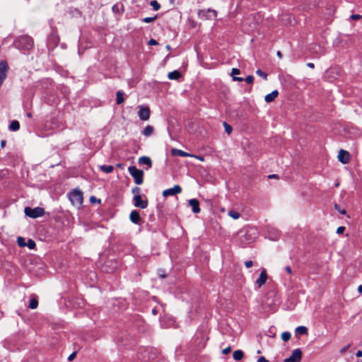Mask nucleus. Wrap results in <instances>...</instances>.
Wrapping results in <instances>:
<instances>
[{
	"mask_svg": "<svg viewBox=\"0 0 362 362\" xmlns=\"http://www.w3.org/2000/svg\"><path fill=\"white\" fill-rule=\"evenodd\" d=\"M237 235L240 245L242 247H245L247 245L255 241L258 237V230L254 226H247L240 229L238 232Z\"/></svg>",
	"mask_w": 362,
	"mask_h": 362,
	"instance_id": "nucleus-1",
	"label": "nucleus"
},
{
	"mask_svg": "<svg viewBox=\"0 0 362 362\" xmlns=\"http://www.w3.org/2000/svg\"><path fill=\"white\" fill-rule=\"evenodd\" d=\"M33 45V38L28 35L19 36L13 42L15 48L22 50H29L32 49Z\"/></svg>",
	"mask_w": 362,
	"mask_h": 362,
	"instance_id": "nucleus-2",
	"label": "nucleus"
},
{
	"mask_svg": "<svg viewBox=\"0 0 362 362\" xmlns=\"http://www.w3.org/2000/svg\"><path fill=\"white\" fill-rule=\"evenodd\" d=\"M119 263L115 259H107L101 265V271L107 274L115 272L119 268Z\"/></svg>",
	"mask_w": 362,
	"mask_h": 362,
	"instance_id": "nucleus-3",
	"label": "nucleus"
},
{
	"mask_svg": "<svg viewBox=\"0 0 362 362\" xmlns=\"http://www.w3.org/2000/svg\"><path fill=\"white\" fill-rule=\"evenodd\" d=\"M128 171L136 185H141L143 183L144 172L141 170L137 169L136 166H129Z\"/></svg>",
	"mask_w": 362,
	"mask_h": 362,
	"instance_id": "nucleus-4",
	"label": "nucleus"
},
{
	"mask_svg": "<svg viewBox=\"0 0 362 362\" xmlns=\"http://www.w3.org/2000/svg\"><path fill=\"white\" fill-rule=\"evenodd\" d=\"M24 212L27 216L32 218L41 217L45 214L44 209L40 206H37L34 209L27 206L25 208Z\"/></svg>",
	"mask_w": 362,
	"mask_h": 362,
	"instance_id": "nucleus-5",
	"label": "nucleus"
},
{
	"mask_svg": "<svg viewBox=\"0 0 362 362\" xmlns=\"http://www.w3.org/2000/svg\"><path fill=\"white\" fill-rule=\"evenodd\" d=\"M68 197L71 204H83V192L77 189L68 194Z\"/></svg>",
	"mask_w": 362,
	"mask_h": 362,
	"instance_id": "nucleus-6",
	"label": "nucleus"
},
{
	"mask_svg": "<svg viewBox=\"0 0 362 362\" xmlns=\"http://www.w3.org/2000/svg\"><path fill=\"white\" fill-rule=\"evenodd\" d=\"M198 17L204 21L211 20L216 17V11L211 8L199 10Z\"/></svg>",
	"mask_w": 362,
	"mask_h": 362,
	"instance_id": "nucleus-7",
	"label": "nucleus"
},
{
	"mask_svg": "<svg viewBox=\"0 0 362 362\" xmlns=\"http://www.w3.org/2000/svg\"><path fill=\"white\" fill-rule=\"evenodd\" d=\"M8 65L6 60L0 61V86L2 85L3 82L6 79L7 76V73L8 71Z\"/></svg>",
	"mask_w": 362,
	"mask_h": 362,
	"instance_id": "nucleus-8",
	"label": "nucleus"
},
{
	"mask_svg": "<svg viewBox=\"0 0 362 362\" xmlns=\"http://www.w3.org/2000/svg\"><path fill=\"white\" fill-rule=\"evenodd\" d=\"M139 110L138 112L139 117L141 120L146 121L150 117V109L148 107H145L143 105L139 106Z\"/></svg>",
	"mask_w": 362,
	"mask_h": 362,
	"instance_id": "nucleus-9",
	"label": "nucleus"
},
{
	"mask_svg": "<svg viewBox=\"0 0 362 362\" xmlns=\"http://www.w3.org/2000/svg\"><path fill=\"white\" fill-rule=\"evenodd\" d=\"M302 358V351L300 349H295L292 354L284 360V362H300Z\"/></svg>",
	"mask_w": 362,
	"mask_h": 362,
	"instance_id": "nucleus-10",
	"label": "nucleus"
},
{
	"mask_svg": "<svg viewBox=\"0 0 362 362\" xmlns=\"http://www.w3.org/2000/svg\"><path fill=\"white\" fill-rule=\"evenodd\" d=\"M181 191H182L181 187L178 185H176L172 188L164 190L163 192V195L164 197L173 196L178 193H180Z\"/></svg>",
	"mask_w": 362,
	"mask_h": 362,
	"instance_id": "nucleus-11",
	"label": "nucleus"
},
{
	"mask_svg": "<svg viewBox=\"0 0 362 362\" xmlns=\"http://www.w3.org/2000/svg\"><path fill=\"white\" fill-rule=\"evenodd\" d=\"M129 219L134 224L141 225V223L140 214L137 210L132 211L129 215Z\"/></svg>",
	"mask_w": 362,
	"mask_h": 362,
	"instance_id": "nucleus-12",
	"label": "nucleus"
},
{
	"mask_svg": "<svg viewBox=\"0 0 362 362\" xmlns=\"http://www.w3.org/2000/svg\"><path fill=\"white\" fill-rule=\"evenodd\" d=\"M267 280V274L266 270L264 269L261 272L259 278L256 280L255 284H257V287L259 288L266 283Z\"/></svg>",
	"mask_w": 362,
	"mask_h": 362,
	"instance_id": "nucleus-13",
	"label": "nucleus"
},
{
	"mask_svg": "<svg viewBox=\"0 0 362 362\" xmlns=\"http://www.w3.org/2000/svg\"><path fill=\"white\" fill-rule=\"evenodd\" d=\"M338 159H339V160L341 163H342L344 164H346V163H349V152L346 151H344L343 149H341L339 151Z\"/></svg>",
	"mask_w": 362,
	"mask_h": 362,
	"instance_id": "nucleus-14",
	"label": "nucleus"
},
{
	"mask_svg": "<svg viewBox=\"0 0 362 362\" xmlns=\"http://www.w3.org/2000/svg\"><path fill=\"white\" fill-rule=\"evenodd\" d=\"M138 163L139 165H146L147 170L152 167L151 159L148 156H141L139 158Z\"/></svg>",
	"mask_w": 362,
	"mask_h": 362,
	"instance_id": "nucleus-15",
	"label": "nucleus"
},
{
	"mask_svg": "<svg viewBox=\"0 0 362 362\" xmlns=\"http://www.w3.org/2000/svg\"><path fill=\"white\" fill-rule=\"evenodd\" d=\"M269 238L272 240H276L280 236V231L274 228H271L268 230Z\"/></svg>",
	"mask_w": 362,
	"mask_h": 362,
	"instance_id": "nucleus-16",
	"label": "nucleus"
},
{
	"mask_svg": "<svg viewBox=\"0 0 362 362\" xmlns=\"http://www.w3.org/2000/svg\"><path fill=\"white\" fill-rule=\"evenodd\" d=\"M171 154L173 156H180V157H189L190 156V154L185 152V151H183L182 150H180V149H177V148H172L171 149Z\"/></svg>",
	"mask_w": 362,
	"mask_h": 362,
	"instance_id": "nucleus-17",
	"label": "nucleus"
},
{
	"mask_svg": "<svg viewBox=\"0 0 362 362\" xmlns=\"http://www.w3.org/2000/svg\"><path fill=\"white\" fill-rule=\"evenodd\" d=\"M279 92L277 90H273L272 93L267 94L264 97V100L267 103H271L278 96Z\"/></svg>",
	"mask_w": 362,
	"mask_h": 362,
	"instance_id": "nucleus-18",
	"label": "nucleus"
},
{
	"mask_svg": "<svg viewBox=\"0 0 362 362\" xmlns=\"http://www.w3.org/2000/svg\"><path fill=\"white\" fill-rule=\"evenodd\" d=\"M8 129L10 131L16 132L20 129V123L17 120H13L11 122Z\"/></svg>",
	"mask_w": 362,
	"mask_h": 362,
	"instance_id": "nucleus-19",
	"label": "nucleus"
},
{
	"mask_svg": "<svg viewBox=\"0 0 362 362\" xmlns=\"http://www.w3.org/2000/svg\"><path fill=\"white\" fill-rule=\"evenodd\" d=\"M154 128L151 125H147L142 131V134L145 136H150L153 134Z\"/></svg>",
	"mask_w": 362,
	"mask_h": 362,
	"instance_id": "nucleus-20",
	"label": "nucleus"
},
{
	"mask_svg": "<svg viewBox=\"0 0 362 362\" xmlns=\"http://www.w3.org/2000/svg\"><path fill=\"white\" fill-rule=\"evenodd\" d=\"M181 77V74L180 71L175 70L173 71L169 72L168 74V78L170 80H177Z\"/></svg>",
	"mask_w": 362,
	"mask_h": 362,
	"instance_id": "nucleus-21",
	"label": "nucleus"
},
{
	"mask_svg": "<svg viewBox=\"0 0 362 362\" xmlns=\"http://www.w3.org/2000/svg\"><path fill=\"white\" fill-rule=\"evenodd\" d=\"M100 169L105 173H110L113 171L114 167L112 165H102L99 166Z\"/></svg>",
	"mask_w": 362,
	"mask_h": 362,
	"instance_id": "nucleus-22",
	"label": "nucleus"
},
{
	"mask_svg": "<svg viewBox=\"0 0 362 362\" xmlns=\"http://www.w3.org/2000/svg\"><path fill=\"white\" fill-rule=\"evenodd\" d=\"M244 354L241 350H236L233 354V357L235 361H240L243 358Z\"/></svg>",
	"mask_w": 362,
	"mask_h": 362,
	"instance_id": "nucleus-23",
	"label": "nucleus"
},
{
	"mask_svg": "<svg viewBox=\"0 0 362 362\" xmlns=\"http://www.w3.org/2000/svg\"><path fill=\"white\" fill-rule=\"evenodd\" d=\"M296 334H301V335L307 334L308 329L305 326H299V327H296Z\"/></svg>",
	"mask_w": 362,
	"mask_h": 362,
	"instance_id": "nucleus-24",
	"label": "nucleus"
},
{
	"mask_svg": "<svg viewBox=\"0 0 362 362\" xmlns=\"http://www.w3.org/2000/svg\"><path fill=\"white\" fill-rule=\"evenodd\" d=\"M38 305V300L37 298H33L30 300L28 308L30 309H35Z\"/></svg>",
	"mask_w": 362,
	"mask_h": 362,
	"instance_id": "nucleus-25",
	"label": "nucleus"
},
{
	"mask_svg": "<svg viewBox=\"0 0 362 362\" xmlns=\"http://www.w3.org/2000/svg\"><path fill=\"white\" fill-rule=\"evenodd\" d=\"M117 105H120L122 104L123 102H124V98H123V95H124V93L121 90H119L117 92Z\"/></svg>",
	"mask_w": 362,
	"mask_h": 362,
	"instance_id": "nucleus-26",
	"label": "nucleus"
},
{
	"mask_svg": "<svg viewBox=\"0 0 362 362\" xmlns=\"http://www.w3.org/2000/svg\"><path fill=\"white\" fill-rule=\"evenodd\" d=\"M25 246H27L30 250H33L36 247V243L33 240L28 239V242L25 243Z\"/></svg>",
	"mask_w": 362,
	"mask_h": 362,
	"instance_id": "nucleus-27",
	"label": "nucleus"
},
{
	"mask_svg": "<svg viewBox=\"0 0 362 362\" xmlns=\"http://www.w3.org/2000/svg\"><path fill=\"white\" fill-rule=\"evenodd\" d=\"M228 216L233 218V219H238L240 217L239 212L235 211V210H230L228 211Z\"/></svg>",
	"mask_w": 362,
	"mask_h": 362,
	"instance_id": "nucleus-28",
	"label": "nucleus"
},
{
	"mask_svg": "<svg viewBox=\"0 0 362 362\" xmlns=\"http://www.w3.org/2000/svg\"><path fill=\"white\" fill-rule=\"evenodd\" d=\"M150 5L153 7L154 11H158L160 8V4L156 0H153L150 2Z\"/></svg>",
	"mask_w": 362,
	"mask_h": 362,
	"instance_id": "nucleus-29",
	"label": "nucleus"
},
{
	"mask_svg": "<svg viewBox=\"0 0 362 362\" xmlns=\"http://www.w3.org/2000/svg\"><path fill=\"white\" fill-rule=\"evenodd\" d=\"M223 127H224V129H225V132L229 135L231 134L232 131H233V128L232 127L228 124L226 122H223Z\"/></svg>",
	"mask_w": 362,
	"mask_h": 362,
	"instance_id": "nucleus-30",
	"label": "nucleus"
},
{
	"mask_svg": "<svg viewBox=\"0 0 362 362\" xmlns=\"http://www.w3.org/2000/svg\"><path fill=\"white\" fill-rule=\"evenodd\" d=\"M291 334L288 332H284L281 334V339L284 341H287L291 339Z\"/></svg>",
	"mask_w": 362,
	"mask_h": 362,
	"instance_id": "nucleus-31",
	"label": "nucleus"
},
{
	"mask_svg": "<svg viewBox=\"0 0 362 362\" xmlns=\"http://www.w3.org/2000/svg\"><path fill=\"white\" fill-rule=\"evenodd\" d=\"M334 208L341 214H343V215H346V209L344 207H342V205H334Z\"/></svg>",
	"mask_w": 362,
	"mask_h": 362,
	"instance_id": "nucleus-32",
	"label": "nucleus"
},
{
	"mask_svg": "<svg viewBox=\"0 0 362 362\" xmlns=\"http://www.w3.org/2000/svg\"><path fill=\"white\" fill-rule=\"evenodd\" d=\"M17 243L20 247H25L26 243L25 241V238H23V237H18L17 239Z\"/></svg>",
	"mask_w": 362,
	"mask_h": 362,
	"instance_id": "nucleus-33",
	"label": "nucleus"
},
{
	"mask_svg": "<svg viewBox=\"0 0 362 362\" xmlns=\"http://www.w3.org/2000/svg\"><path fill=\"white\" fill-rule=\"evenodd\" d=\"M256 74H257L259 76H260V77L263 78L264 80H267V74L265 72L262 71L261 69H257V70L256 71Z\"/></svg>",
	"mask_w": 362,
	"mask_h": 362,
	"instance_id": "nucleus-34",
	"label": "nucleus"
},
{
	"mask_svg": "<svg viewBox=\"0 0 362 362\" xmlns=\"http://www.w3.org/2000/svg\"><path fill=\"white\" fill-rule=\"evenodd\" d=\"M157 18V15H156L154 17H146L144 18L142 21L146 23H151L154 21Z\"/></svg>",
	"mask_w": 362,
	"mask_h": 362,
	"instance_id": "nucleus-35",
	"label": "nucleus"
},
{
	"mask_svg": "<svg viewBox=\"0 0 362 362\" xmlns=\"http://www.w3.org/2000/svg\"><path fill=\"white\" fill-rule=\"evenodd\" d=\"M134 201L135 202L134 204H144L141 197L139 194H136L134 197Z\"/></svg>",
	"mask_w": 362,
	"mask_h": 362,
	"instance_id": "nucleus-36",
	"label": "nucleus"
},
{
	"mask_svg": "<svg viewBox=\"0 0 362 362\" xmlns=\"http://www.w3.org/2000/svg\"><path fill=\"white\" fill-rule=\"evenodd\" d=\"M90 204H100L101 201L100 199H97L95 196H91L90 197Z\"/></svg>",
	"mask_w": 362,
	"mask_h": 362,
	"instance_id": "nucleus-37",
	"label": "nucleus"
},
{
	"mask_svg": "<svg viewBox=\"0 0 362 362\" xmlns=\"http://www.w3.org/2000/svg\"><path fill=\"white\" fill-rule=\"evenodd\" d=\"M240 74V69H238L237 68H233L232 70H231L230 75L233 78V76H235L236 75Z\"/></svg>",
	"mask_w": 362,
	"mask_h": 362,
	"instance_id": "nucleus-38",
	"label": "nucleus"
},
{
	"mask_svg": "<svg viewBox=\"0 0 362 362\" xmlns=\"http://www.w3.org/2000/svg\"><path fill=\"white\" fill-rule=\"evenodd\" d=\"M192 206V210L194 213L197 214L200 211L199 205H190Z\"/></svg>",
	"mask_w": 362,
	"mask_h": 362,
	"instance_id": "nucleus-39",
	"label": "nucleus"
},
{
	"mask_svg": "<svg viewBox=\"0 0 362 362\" xmlns=\"http://www.w3.org/2000/svg\"><path fill=\"white\" fill-rule=\"evenodd\" d=\"M246 83L250 84L253 82L254 81V77L252 76V75H250V76H247L245 79H244Z\"/></svg>",
	"mask_w": 362,
	"mask_h": 362,
	"instance_id": "nucleus-40",
	"label": "nucleus"
},
{
	"mask_svg": "<svg viewBox=\"0 0 362 362\" xmlns=\"http://www.w3.org/2000/svg\"><path fill=\"white\" fill-rule=\"evenodd\" d=\"M76 356V351H74L73 353H71V354L69 356V357H68V361H73V360L75 358Z\"/></svg>",
	"mask_w": 362,
	"mask_h": 362,
	"instance_id": "nucleus-41",
	"label": "nucleus"
},
{
	"mask_svg": "<svg viewBox=\"0 0 362 362\" xmlns=\"http://www.w3.org/2000/svg\"><path fill=\"white\" fill-rule=\"evenodd\" d=\"M245 266L247 268H250L253 266V262L252 260H247V261L245 262Z\"/></svg>",
	"mask_w": 362,
	"mask_h": 362,
	"instance_id": "nucleus-42",
	"label": "nucleus"
},
{
	"mask_svg": "<svg viewBox=\"0 0 362 362\" xmlns=\"http://www.w3.org/2000/svg\"><path fill=\"white\" fill-rule=\"evenodd\" d=\"M344 230H345V227L344 226H339L337 229V234H341V233H344Z\"/></svg>",
	"mask_w": 362,
	"mask_h": 362,
	"instance_id": "nucleus-43",
	"label": "nucleus"
},
{
	"mask_svg": "<svg viewBox=\"0 0 362 362\" xmlns=\"http://www.w3.org/2000/svg\"><path fill=\"white\" fill-rule=\"evenodd\" d=\"M230 350H231V347L230 346H228V347L225 348L224 349H223L222 354H228V353H230Z\"/></svg>",
	"mask_w": 362,
	"mask_h": 362,
	"instance_id": "nucleus-44",
	"label": "nucleus"
},
{
	"mask_svg": "<svg viewBox=\"0 0 362 362\" xmlns=\"http://www.w3.org/2000/svg\"><path fill=\"white\" fill-rule=\"evenodd\" d=\"M188 204H199L197 199H190L188 200Z\"/></svg>",
	"mask_w": 362,
	"mask_h": 362,
	"instance_id": "nucleus-45",
	"label": "nucleus"
},
{
	"mask_svg": "<svg viewBox=\"0 0 362 362\" xmlns=\"http://www.w3.org/2000/svg\"><path fill=\"white\" fill-rule=\"evenodd\" d=\"M148 44H149L150 45H158V42H157L156 40H154V39H151V40L148 41Z\"/></svg>",
	"mask_w": 362,
	"mask_h": 362,
	"instance_id": "nucleus-46",
	"label": "nucleus"
},
{
	"mask_svg": "<svg viewBox=\"0 0 362 362\" xmlns=\"http://www.w3.org/2000/svg\"><path fill=\"white\" fill-rule=\"evenodd\" d=\"M233 80L234 81H239V82H241V81H244V79L242 77H238V76H233Z\"/></svg>",
	"mask_w": 362,
	"mask_h": 362,
	"instance_id": "nucleus-47",
	"label": "nucleus"
},
{
	"mask_svg": "<svg viewBox=\"0 0 362 362\" xmlns=\"http://www.w3.org/2000/svg\"><path fill=\"white\" fill-rule=\"evenodd\" d=\"M349 346H350V345H349V344H348L347 346H346L343 347V348L340 350V352H341V353H344V352H346V351L348 350V349L349 348Z\"/></svg>",
	"mask_w": 362,
	"mask_h": 362,
	"instance_id": "nucleus-48",
	"label": "nucleus"
},
{
	"mask_svg": "<svg viewBox=\"0 0 362 362\" xmlns=\"http://www.w3.org/2000/svg\"><path fill=\"white\" fill-rule=\"evenodd\" d=\"M257 362H268V361L264 356H261L258 358Z\"/></svg>",
	"mask_w": 362,
	"mask_h": 362,
	"instance_id": "nucleus-49",
	"label": "nucleus"
},
{
	"mask_svg": "<svg viewBox=\"0 0 362 362\" xmlns=\"http://www.w3.org/2000/svg\"><path fill=\"white\" fill-rule=\"evenodd\" d=\"M285 270L286 272L288 273V274H291L292 273V269H291V267L290 266H286L285 267Z\"/></svg>",
	"mask_w": 362,
	"mask_h": 362,
	"instance_id": "nucleus-50",
	"label": "nucleus"
},
{
	"mask_svg": "<svg viewBox=\"0 0 362 362\" xmlns=\"http://www.w3.org/2000/svg\"><path fill=\"white\" fill-rule=\"evenodd\" d=\"M351 17L354 20H358V19L361 18V16L358 14H354Z\"/></svg>",
	"mask_w": 362,
	"mask_h": 362,
	"instance_id": "nucleus-51",
	"label": "nucleus"
},
{
	"mask_svg": "<svg viewBox=\"0 0 362 362\" xmlns=\"http://www.w3.org/2000/svg\"><path fill=\"white\" fill-rule=\"evenodd\" d=\"M51 39H53L54 42L56 44H57V43L58 42V41H59L58 37H57V36L54 35H52V36L50 37L49 40H51Z\"/></svg>",
	"mask_w": 362,
	"mask_h": 362,
	"instance_id": "nucleus-52",
	"label": "nucleus"
},
{
	"mask_svg": "<svg viewBox=\"0 0 362 362\" xmlns=\"http://www.w3.org/2000/svg\"><path fill=\"white\" fill-rule=\"evenodd\" d=\"M356 356L358 357V358H360L362 356V351L361 350H358L356 353Z\"/></svg>",
	"mask_w": 362,
	"mask_h": 362,
	"instance_id": "nucleus-53",
	"label": "nucleus"
},
{
	"mask_svg": "<svg viewBox=\"0 0 362 362\" xmlns=\"http://www.w3.org/2000/svg\"><path fill=\"white\" fill-rule=\"evenodd\" d=\"M307 66L309 67V68H311V69H313L315 67V65L313 63H308Z\"/></svg>",
	"mask_w": 362,
	"mask_h": 362,
	"instance_id": "nucleus-54",
	"label": "nucleus"
},
{
	"mask_svg": "<svg viewBox=\"0 0 362 362\" xmlns=\"http://www.w3.org/2000/svg\"><path fill=\"white\" fill-rule=\"evenodd\" d=\"M6 140H2L1 141V147L4 148L5 146V145H6Z\"/></svg>",
	"mask_w": 362,
	"mask_h": 362,
	"instance_id": "nucleus-55",
	"label": "nucleus"
},
{
	"mask_svg": "<svg viewBox=\"0 0 362 362\" xmlns=\"http://www.w3.org/2000/svg\"><path fill=\"white\" fill-rule=\"evenodd\" d=\"M276 55L279 57V58H280V59L282 58V54L280 51H277Z\"/></svg>",
	"mask_w": 362,
	"mask_h": 362,
	"instance_id": "nucleus-56",
	"label": "nucleus"
},
{
	"mask_svg": "<svg viewBox=\"0 0 362 362\" xmlns=\"http://www.w3.org/2000/svg\"><path fill=\"white\" fill-rule=\"evenodd\" d=\"M358 293H362V285L358 286Z\"/></svg>",
	"mask_w": 362,
	"mask_h": 362,
	"instance_id": "nucleus-57",
	"label": "nucleus"
},
{
	"mask_svg": "<svg viewBox=\"0 0 362 362\" xmlns=\"http://www.w3.org/2000/svg\"><path fill=\"white\" fill-rule=\"evenodd\" d=\"M137 207H141V209H145L148 205H135Z\"/></svg>",
	"mask_w": 362,
	"mask_h": 362,
	"instance_id": "nucleus-58",
	"label": "nucleus"
},
{
	"mask_svg": "<svg viewBox=\"0 0 362 362\" xmlns=\"http://www.w3.org/2000/svg\"><path fill=\"white\" fill-rule=\"evenodd\" d=\"M139 190H140V189H139V188H138V187H135V188H134V189H133V192H137V193H139Z\"/></svg>",
	"mask_w": 362,
	"mask_h": 362,
	"instance_id": "nucleus-59",
	"label": "nucleus"
},
{
	"mask_svg": "<svg viewBox=\"0 0 362 362\" xmlns=\"http://www.w3.org/2000/svg\"><path fill=\"white\" fill-rule=\"evenodd\" d=\"M268 177L269 178H275V177H277V175L275 174H273V175H269Z\"/></svg>",
	"mask_w": 362,
	"mask_h": 362,
	"instance_id": "nucleus-60",
	"label": "nucleus"
},
{
	"mask_svg": "<svg viewBox=\"0 0 362 362\" xmlns=\"http://www.w3.org/2000/svg\"><path fill=\"white\" fill-rule=\"evenodd\" d=\"M161 278H165L166 275L163 273H161V274H159Z\"/></svg>",
	"mask_w": 362,
	"mask_h": 362,
	"instance_id": "nucleus-61",
	"label": "nucleus"
},
{
	"mask_svg": "<svg viewBox=\"0 0 362 362\" xmlns=\"http://www.w3.org/2000/svg\"><path fill=\"white\" fill-rule=\"evenodd\" d=\"M31 115H31V113H30V112H28V113H27V116H28V117H31Z\"/></svg>",
	"mask_w": 362,
	"mask_h": 362,
	"instance_id": "nucleus-62",
	"label": "nucleus"
},
{
	"mask_svg": "<svg viewBox=\"0 0 362 362\" xmlns=\"http://www.w3.org/2000/svg\"><path fill=\"white\" fill-rule=\"evenodd\" d=\"M116 8V5L113 6H112V10H113V11H116V8Z\"/></svg>",
	"mask_w": 362,
	"mask_h": 362,
	"instance_id": "nucleus-63",
	"label": "nucleus"
},
{
	"mask_svg": "<svg viewBox=\"0 0 362 362\" xmlns=\"http://www.w3.org/2000/svg\"><path fill=\"white\" fill-rule=\"evenodd\" d=\"M117 166L118 168H121V167H122V164L118 163V164L117 165Z\"/></svg>",
	"mask_w": 362,
	"mask_h": 362,
	"instance_id": "nucleus-64",
	"label": "nucleus"
}]
</instances>
